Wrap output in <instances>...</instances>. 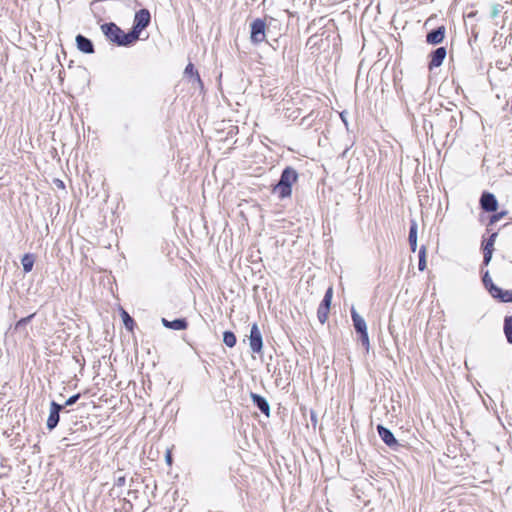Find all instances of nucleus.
<instances>
[{
    "instance_id": "8",
    "label": "nucleus",
    "mask_w": 512,
    "mask_h": 512,
    "mask_svg": "<svg viewBox=\"0 0 512 512\" xmlns=\"http://www.w3.org/2000/svg\"><path fill=\"white\" fill-rule=\"evenodd\" d=\"M249 344L252 352L260 353L262 351L263 338L256 323H254L250 329Z\"/></svg>"
},
{
    "instance_id": "43",
    "label": "nucleus",
    "mask_w": 512,
    "mask_h": 512,
    "mask_svg": "<svg viewBox=\"0 0 512 512\" xmlns=\"http://www.w3.org/2000/svg\"><path fill=\"white\" fill-rule=\"evenodd\" d=\"M57 182H59V183H58V186L64 187V184H63V182H62V181L57 180Z\"/></svg>"
},
{
    "instance_id": "9",
    "label": "nucleus",
    "mask_w": 512,
    "mask_h": 512,
    "mask_svg": "<svg viewBox=\"0 0 512 512\" xmlns=\"http://www.w3.org/2000/svg\"><path fill=\"white\" fill-rule=\"evenodd\" d=\"M447 55V50L445 47H438L430 53V61H429V69L437 68L442 65L445 57Z\"/></svg>"
},
{
    "instance_id": "41",
    "label": "nucleus",
    "mask_w": 512,
    "mask_h": 512,
    "mask_svg": "<svg viewBox=\"0 0 512 512\" xmlns=\"http://www.w3.org/2000/svg\"><path fill=\"white\" fill-rule=\"evenodd\" d=\"M307 118H308V117H304V118H302V120H301V125H305V124H307V126H310V123H307V121H306V120H307Z\"/></svg>"
},
{
    "instance_id": "36",
    "label": "nucleus",
    "mask_w": 512,
    "mask_h": 512,
    "mask_svg": "<svg viewBox=\"0 0 512 512\" xmlns=\"http://www.w3.org/2000/svg\"><path fill=\"white\" fill-rule=\"evenodd\" d=\"M124 503H125L126 506H123V509H126V507L132 508V504H131V502L129 500L124 499Z\"/></svg>"
},
{
    "instance_id": "15",
    "label": "nucleus",
    "mask_w": 512,
    "mask_h": 512,
    "mask_svg": "<svg viewBox=\"0 0 512 512\" xmlns=\"http://www.w3.org/2000/svg\"><path fill=\"white\" fill-rule=\"evenodd\" d=\"M417 229H418V226H417L416 221L411 220L408 241H409L410 248H411L412 252H415L417 249Z\"/></svg>"
},
{
    "instance_id": "7",
    "label": "nucleus",
    "mask_w": 512,
    "mask_h": 512,
    "mask_svg": "<svg viewBox=\"0 0 512 512\" xmlns=\"http://www.w3.org/2000/svg\"><path fill=\"white\" fill-rule=\"evenodd\" d=\"M479 205L484 212H496L498 209V200L493 193L483 191L479 199Z\"/></svg>"
},
{
    "instance_id": "40",
    "label": "nucleus",
    "mask_w": 512,
    "mask_h": 512,
    "mask_svg": "<svg viewBox=\"0 0 512 512\" xmlns=\"http://www.w3.org/2000/svg\"><path fill=\"white\" fill-rule=\"evenodd\" d=\"M307 118H308V117H304V118H302V120H301V125H305V124H307V126H310V123H307V121H306V120H307Z\"/></svg>"
},
{
    "instance_id": "13",
    "label": "nucleus",
    "mask_w": 512,
    "mask_h": 512,
    "mask_svg": "<svg viewBox=\"0 0 512 512\" xmlns=\"http://www.w3.org/2000/svg\"><path fill=\"white\" fill-rule=\"evenodd\" d=\"M161 322L165 328L172 329L175 331L185 330L188 327V322L185 318H177L172 321L162 318Z\"/></svg>"
},
{
    "instance_id": "14",
    "label": "nucleus",
    "mask_w": 512,
    "mask_h": 512,
    "mask_svg": "<svg viewBox=\"0 0 512 512\" xmlns=\"http://www.w3.org/2000/svg\"><path fill=\"white\" fill-rule=\"evenodd\" d=\"M351 318L353 321L354 329L357 333L367 331L366 321L362 316L358 314V312L353 307L351 308Z\"/></svg>"
},
{
    "instance_id": "1",
    "label": "nucleus",
    "mask_w": 512,
    "mask_h": 512,
    "mask_svg": "<svg viewBox=\"0 0 512 512\" xmlns=\"http://www.w3.org/2000/svg\"><path fill=\"white\" fill-rule=\"evenodd\" d=\"M298 179L297 171L291 167L287 166L282 170L280 175V179L273 186L272 192L278 195L279 199H285L291 196L292 194V186Z\"/></svg>"
},
{
    "instance_id": "6",
    "label": "nucleus",
    "mask_w": 512,
    "mask_h": 512,
    "mask_svg": "<svg viewBox=\"0 0 512 512\" xmlns=\"http://www.w3.org/2000/svg\"><path fill=\"white\" fill-rule=\"evenodd\" d=\"M64 408L65 405H61L54 400L50 402V411L46 422V427L49 431H52L57 427L60 421V413Z\"/></svg>"
},
{
    "instance_id": "12",
    "label": "nucleus",
    "mask_w": 512,
    "mask_h": 512,
    "mask_svg": "<svg viewBox=\"0 0 512 512\" xmlns=\"http://www.w3.org/2000/svg\"><path fill=\"white\" fill-rule=\"evenodd\" d=\"M75 41H76V46L79 51H81L85 54L94 53V51H95L94 44L89 38L85 37L82 34H78L75 38Z\"/></svg>"
},
{
    "instance_id": "42",
    "label": "nucleus",
    "mask_w": 512,
    "mask_h": 512,
    "mask_svg": "<svg viewBox=\"0 0 512 512\" xmlns=\"http://www.w3.org/2000/svg\"><path fill=\"white\" fill-rule=\"evenodd\" d=\"M307 118H308V117H304V118H302V120H301V125H305V124H307V126H310V123H307V121H306V120H307Z\"/></svg>"
},
{
    "instance_id": "37",
    "label": "nucleus",
    "mask_w": 512,
    "mask_h": 512,
    "mask_svg": "<svg viewBox=\"0 0 512 512\" xmlns=\"http://www.w3.org/2000/svg\"><path fill=\"white\" fill-rule=\"evenodd\" d=\"M124 503H125L126 506H123V509H126V507L132 508V504H131V502L129 500L124 499Z\"/></svg>"
},
{
    "instance_id": "31",
    "label": "nucleus",
    "mask_w": 512,
    "mask_h": 512,
    "mask_svg": "<svg viewBox=\"0 0 512 512\" xmlns=\"http://www.w3.org/2000/svg\"><path fill=\"white\" fill-rule=\"evenodd\" d=\"M81 397V394L80 393H77V394H74L72 396H70L63 405H65V407L67 406H72L74 405L78 400L79 398Z\"/></svg>"
},
{
    "instance_id": "33",
    "label": "nucleus",
    "mask_w": 512,
    "mask_h": 512,
    "mask_svg": "<svg viewBox=\"0 0 512 512\" xmlns=\"http://www.w3.org/2000/svg\"><path fill=\"white\" fill-rule=\"evenodd\" d=\"M126 483V477L121 475V476H118L116 479H115V482H114V486L116 487H122L124 486Z\"/></svg>"
},
{
    "instance_id": "27",
    "label": "nucleus",
    "mask_w": 512,
    "mask_h": 512,
    "mask_svg": "<svg viewBox=\"0 0 512 512\" xmlns=\"http://www.w3.org/2000/svg\"><path fill=\"white\" fill-rule=\"evenodd\" d=\"M34 316H35V314L33 313L27 317H23L20 320H18L17 323L15 324V329L18 330V329L26 326L33 319Z\"/></svg>"
},
{
    "instance_id": "3",
    "label": "nucleus",
    "mask_w": 512,
    "mask_h": 512,
    "mask_svg": "<svg viewBox=\"0 0 512 512\" xmlns=\"http://www.w3.org/2000/svg\"><path fill=\"white\" fill-rule=\"evenodd\" d=\"M150 21L151 15L149 10L140 9L135 13L133 26L132 29L130 30V32L134 36L135 41L139 39L141 31L148 27Z\"/></svg>"
},
{
    "instance_id": "32",
    "label": "nucleus",
    "mask_w": 512,
    "mask_h": 512,
    "mask_svg": "<svg viewBox=\"0 0 512 512\" xmlns=\"http://www.w3.org/2000/svg\"><path fill=\"white\" fill-rule=\"evenodd\" d=\"M493 251L483 250V265L487 266L491 262Z\"/></svg>"
},
{
    "instance_id": "4",
    "label": "nucleus",
    "mask_w": 512,
    "mask_h": 512,
    "mask_svg": "<svg viewBox=\"0 0 512 512\" xmlns=\"http://www.w3.org/2000/svg\"><path fill=\"white\" fill-rule=\"evenodd\" d=\"M267 25L265 20L256 18L250 24V40L254 45H258L266 39Z\"/></svg>"
},
{
    "instance_id": "10",
    "label": "nucleus",
    "mask_w": 512,
    "mask_h": 512,
    "mask_svg": "<svg viewBox=\"0 0 512 512\" xmlns=\"http://www.w3.org/2000/svg\"><path fill=\"white\" fill-rule=\"evenodd\" d=\"M445 32L446 28L444 26L432 29L426 35V42L432 45L440 44L444 40Z\"/></svg>"
},
{
    "instance_id": "19",
    "label": "nucleus",
    "mask_w": 512,
    "mask_h": 512,
    "mask_svg": "<svg viewBox=\"0 0 512 512\" xmlns=\"http://www.w3.org/2000/svg\"><path fill=\"white\" fill-rule=\"evenodd\" d=\"M185 75H188V76H191V77H194L195 81H197V83L199 85H203L202 84V80L200 78V75L198 73L197 70H195L194 68V65L192 63H189L186 68H185V71H184Z\"/></svg>"
},
{
    "instance_id": "18",
    "label": "nucleus",
    "mask_w": 512,
    "mask_h": 512,
    "mask_svg": "<svg viewBox=\"0 0 512 512\" xmlns=\"http://www.w3.org/2000/svg\"><path fill=\"white\" fill-rule=\"evenodd\" d=\"M508 214V211L506 210H503V211H500V212H494L493 215L490 216L489 218V222L487 224V231L490 232L491 231V226L494 225L495 223H497L498 221H500L502 218H504L506 215Z\"/></svg>"
},
{
    "instance_id": "39",
    "label": "nucleus",
    "mask_w": 512,
    "mask_h": 512,
    "mask_svg": "<svg viewBox=\"0 0 512 512\" xmlns=\"http://www.w3.org/2000/svg\"><path fill=\"white\" fill-rule=\"evenodd\" d=\"M348 150H349V147H347V148H346V149L341 153L340 157H341V158H345V157H346V155H347Z\"/></svg>"
},
{
    "instance_id": "24",
    "label": "nucleus",
    "mask_w": 512,
    "mask_h": 512,
    "mask_svg": "<svg viewBox=\"0 0 512 512\" xmlns=\"http://www.w3.org/2000/svg\"><path fill=\"white\" fill-rule=\"evenodd\" d=\"M332 297H333V288L329 287L324 294V297L320 303V306L327 307L330 309Z\"/></svg>"
},
{
    "instance_id": "30",
    "label": "nucleus",
    "mask_w": 512,
    "mask_h": 512,
    "mask_svg": "<svg viewBox=\"0 0 512 512\" xmlns=\"http://www.w3.org/2000/svg\"><path fill=\"white\" fill-rule=\"evenodd\" d=\"M482 282H483V285L486 289H488L489 287H491L492 285H494L490 275H489V271H485V273L483 274V277H482Z\"/></svg>"
},
{
    "instance_id": "2",
    "label": "nucleus",
    "mask_w": 512,
    "mask_h": 512,
    "mask_svg": "<svg viewBox=\"0 0 512 512\" xmlns=\"http://www.w3.org/2000/svg\"><path fill=\"white\" fill-rule=\"evenodd\" d=\"M101 31L108 40L117 44L118 46L128 47L136 42L130 31L125 33L113 22L102 24Z\"/></svg>"
},
{
    "instance_id": "20",
    "label": "nucleus",
    "mask_w": 512,
    "mask_h": 512,
    "mask_svg": "<svg viewBox=\"0 0 512 512\" xmlns=\"http://www.w3.org/2000/svg\"><path fill=\"white\" fill-rule=\"evenodd\" d=\"M236 336L232 331H225L223 333V342L226 346L232 348L236 345Z\"/></svg>"
},
{
    "instance_id": "5",
    "label": "nucleus",
    "mask_w": 512,
    "mask_h": 512,
    "mask_svg": "<svg viewBox=\"0 0 512 512\" xmlns=\"http://www.w3.org/2000/svg\"><path fill=\"white\" fill-rule=\"evenodd\" d=\"M377 432L381 440L392 450L400 451L403 448V445L399 443V441L395 438L392 431L385 426L379 424L376 427Z\"/></svg>"
},
{
    "instance_id": "25",
    "label": "nucleus",
    "mask_w": 512,
    "mask_h": 512,
    "mask_svg": "<svg viewBox=\"0 0 512 512\" xmlns=\"http://www.w3.org/2000/svg\"><path fill=\"white\" fill-rule=\"evenodd\" d=\"M329 310H330L329 308L322 307L319 305V307L317 309V318L321 324H324L327 321Z\"/></svg>"
},
{
    "instance_id": "45",
    "label": "nucleus",
    "mask_w": 512,
    "mask_h": 512,
    "mask_svg": "<svg viewBox=\"0 0 512 512\" xmlns=\"http://www.w3.org/2000/svg\"><path fill=\"white\" fill-rule=\"evenodd\" d=\"M268 43H269V45H270L271 47H273V48L275 49V47H274V46H275V43H270V42H268Z\"/></svg>"
},
{
    "instance_id": "16",
    "label": "nucleus",
    "mask_w": 512,
    "mask_h": 512,
    "mask_svg": "<svg viewBox=\"0 0 512 512\" xmlns=\"http://www.w3.org/2000/svg\"><path fill=\"white\" fill-rule=\"evenodd\" d=\"M34 262H35V257L33 254H31V253L24 254L21 259L23 271L25 273L31 272L33 269V266H34Z\"/></svg>"
},
{
    "instance_id": "38",
    "label": "nucleus",
    "mask_w": 512,
    "mask_h": 512,
    "mask_svg": "<svg viewBox=\"0 0 512 512\" xmlns=\"http://www.w3.org/2000/svg\"><path fill=\"white\" fill-rule=\"evenodd\" d=\"M124 503H125L126 506H123V509H126V507L132 508V504H131V502L129 500L124 499Z\"/></svg>"
},
{
    "instance_id": "34",
    "label": "nucleus",
    "mask_w": 512,
    "mask_h": 512,
    "mask_svg": "<svg viewBox=\"0 0 512 512\" xmlns=\"http://www.w3.org/2000/svg\"><path fill=\"white\" fill-rule=\"evenodd\" d=\"M311 421H312L313 425L315 426L317 423V416L313 411H311Z\"/></svg>"
},
{
    "instance_id": "28",
    "label": "nucleus",
    "mask_w": 512,
    "mask_h": 512,
    "mask_svg": "<svg viewBox=\"0 0 512 512\" xmlns=\"http://www.w3.org/2000/svg\"><path fill=\"white\" fill-rule=\"evenodd\" d=\"M360 335V342L365 347L366 351H369L370 342H369V336L368 331H364L361 333H358Z\"/></svg>"
},
{
    "instance_id": "35",
    "label": "nucleus",
    "mask_w": 512,
    "mask_h": 512,
    "mask_svg": "<svg viewBox=\"0 0 512 512\" xmlns=\"http://www.w3.org/2000/svg\"><path fill=\"white\" fill-rule=\"evenodd\" d=\"M166 462L170 465L172 463V456L170 452H167L166 454Z\"/></svg>"
},
{
    "instance_id": "11",
    "label": "nucleus",
    "mask_w": 512,
    "mask_h": 512,
    "mask_svg": "<svg viewBox=\"0 0 512 512\" xmlns=\"http://www.w3.org/2000/svg\"><path fill=\"white\" fill-rule=\"evenodd\" d=\"M250 398L254 406H256L267 417L270 416L271 409L266 398L254 392L250 393Z\"/></svg>"
},
{
    "instance_id": "29",
    "label": "nucleus",
    "mask_w": 512,
    "mask_h": 512,
    "mask_svg": "<svg viewBox=\"0 0 512 512\" xmlns=\"http://www.w3.org/2000/svg\"><path fill=\"white\" fill-rule=\"evenodd\" d=\"M488 292L490 293V295L495 298V299H499L501 293H502V288L498 287L497 285H492L491 287H489L488 289Z\"/></svg>"
},
{
    "instance_id": "22",
    "label": "nucleus",
    "mask_w": 512,
    "mask_h": 512,
    "mask_svg": "<svg viewBox=\"0 0 512 512\" xmlns=\"http://www.w3.org/2000/svg\"><path fill=\"white\" fill-rule=\"evenodd\" d=\"M121 316L125 328L129 331H132L135 325L134 319L125 310H122Z\"/></svg>"
},
{
    "instance_id": "21",
    "label": "nucleus",
    "mask_w": 512,
    "mask_h": 512,
    "mask_svg": "<svg viewBox=\"0 0 512 512\" xmlns=\"http://www.w3.org/2000/svg\"><path fill=\"white\" fill-rule=\"evenodd\" d=\"M497 236H498L497 232H492L490 234L489 238L482 243V249L494 251V244H495Z\"/></svg>"
},
{
    "instance_id": "44",
    "label": "nucleus",
    "mask_w": 512,
    "mask_h": 512,
    "mask_svg": "<svg viewBox=\"0 0 512 512\" xmlns=\"http://www.w3.org/2000/svg\"><path fill=\"white\" fill-rule=\"evenodd\" d=\"M268 43H269V45H270L271 47H273V48L275 49V47H274V46H275V43H270V42H268Z\"/></svg>"
},
{
    "instance_id": "17",
    "label": "nucleus",
    "mask_w": 512,
    "mask_h": 512,
    "mask_svg": "<svg viewBox=\"0 0 512 512\" xmlns=\"http://www.w3.org/2000/svg\"><path fill=\"white\" fill-rule=\"evenodd\" d=\"M504 334L509 344H512V316H506L504 318L503 326Z\"/></svg>"
},
{
    "instance_id": "26",
    "label": "nucleus",
    "mask_w": 512,
    "mask_h": 512,
    "mask_svg": "<svg viewBox=\"0 0 512 512\" xmlns=\"http://www.w3.org/2000/svg\"><path fill=\"white\" fill-rule=\"evenodd\" d=\"M499 302L502 303H511L512 302V290H503L498 299Z\"/></svg>"
},
{
    "instance_id": "23",
    "label": "nucleus",
    "mask_w": 512,
    "mask_h": 512,
    "mask_svg": "<svg viewBox=\"0 0 512 512\" xmlns=\"http://www.w3.org/2000/svg\"><path fill=\"white\" fill-rule=\"evenodd\" d=\"M418 257V269L424 271L426 268V247L424 245L420 247Z\"/></svg>"
}]
</instances>
